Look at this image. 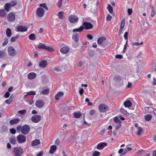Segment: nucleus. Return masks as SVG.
I'll return each instance as SVG.
<instances>
[{"label": "nucleus", "mask_w": 156, "mask_h": 156, "mask_svg": "<svg viewBox=\"0 0 156 156\" xmlns=\"http://www.w3.org/2000/svg\"><path fill=\"white\" fill-rule=\"evenodd\" d=\"M37 48L38 49H43L45 50L51 51H53L52 47H49L48 46H46L45 44L41 43H40L37 45Z\"/></svg>", "instance_id": "1"}, {"label": "nucleus", "mask_w": 156, "mask_h": 156, "mask_svg": "<svg viewBox=\"0 0 156 156\" xmlns=\"http://www.w3.org/2000/svg\"><path fill=\"white\" fill-rule=\"evenodd\" d=\"M13 152L16 156H21L23 153V149L21 147H16L14 148Z\"/></svg>", "instance_id": "2"}, {"label": "nucleus", "mask_w": 156, "mask_h": 156, "mask_svg": "<svg viewBox=\"0 0 156 156\" xmlns=\"http://www.w3.org/2000/svg\"><path fill=\"white\" fill-rule=\"evenodd\" d=\"M30 130L29 126L28 125H25L21 127V131L23 134L27 135L29 133Z\"/></svg>", "instance_id": "3"}, {"label": "nucleus", "mask_w": 156, "mask_h": 156, "mask_svg": "<svg viewBox=\"0 0 156 156\" xmlns=\"http://www.w3.org/2000/svg\"><path fill=\"white\" fill-rule=\"evenodd\" d=\"M99 111L101 112H105L108 109V107L105 104H101L98 107Z\"/></svg>", "instance_id": "4"}, {"label": "nucleus", "mask_w": 156, "mask_h": 156, "mask_svg": "<svg viewBox=\"0 0 156 156\" xmlns=\"http://www.w3.org/2000/svg\"><path fill=\"white\" fill-rule=\"evenodd\" d=\"M44 9L41 7L38 8L36 11L37 16L39 17H42L44 15Z\"/></svg>", "instance_id": "5"}, {"label": "nucleus", "mask_w": 156, "mask_h": 156, "mask_svg": "<svg viewBox=\"0 0 156 156\" xmlns=\"http://www.w3.org/2000/svg\"><path fill=\"white\" fill-rule=\"evenodd\" d=\"M41 119V116L38 115H34L31 118L32 121L34 123H37Z\"/></svg>", "instance_id": "6"}, {"label": "nucleus", "mask_w": 156, "mask_h": 156, "mask_svg": "<svg viewBox=\"0 0 156 156\" xmlns=\"http://www.w3.org/2000/svg\"><path fill=\"white\" fill-rule=\"evenodd\" d=\"M17 140L18 143H22L26 141V137L22 135H19L17 137Z\"/></svg>", "instance_id": "7"}, {"label": "nucleus", "mask_w": 156, "mask_h": 156, "mask_svg": "<svg viewBox=\"0 0 156 156\" xmlns=\"http://www.w3.org/2000/svg\"><path fill=\"white\" fill-rule=\"evenodd\" d=\"M8 51L10 56H14L16 55V52L12 47H9L8 48Z\"/></svg>", "instance_id": "8"}, {"label": "nucleus", "mask_w": 156, "mask_h": 156, "mask_svg": "<svg viewBox=\"0 0 156 156\" xmlns=\"http://www.w3.org/2000/svg\"><path fill=\"white\" fill-rule=\"evenodd\" d=\"M64 45V44H62L61 45V47H62L61 48L60 51L63 54H66L69 51V49L68 47L64 46H63Z\"/></svg>", "instance_id": "9"}, {"label": "nucleus", "mask_w": 156, "mask_h": 156, "mask_svg": "<svg viewBox=\"0 0 156 156\" xmlns=\"http://www.w3.org/2000/svg\"><path fill=\"white\" fill-rule=\"evenodd\" d=\"M84 28L86 30H89L92 29L93 27L92 24L89 22H85L83 23Z\"/></svg>", "instance_id": "10"}, {"label": "nucleus", "mask_w": 156, "mask_h": 156, "mask_svg": "<svg viewBox=\"0 0 156 156\" xmlns=\"http://www.w3.org/2000/svg\"><path fill=\"white\" fill-rule=\"evenodd\" d=\"M35 105L38 108H42L44 105V103L41 99H39L36 101Z\"/></svg>", "instance_id": "11"}, {"label": "nucleus", "mask_w": 156, "mask_h": 156, "mask_svg": "<svg viewBox=\"0 0 156 156\" xmlns=\"http://www.w3.org/2000/svg\"><path fill=\"white\" fill-rule=\"evenodd\" d=\"M78 18L77 16L75 15H72L69 17V21L71 23H75L78 21Z\"/></svg>", "instance_id": "12"}, {"label": "nucleus", "mask_w": 156, "mask_h": 156, "mask_svg": "<svg viewBox=\"0 0 156 156\" xmlns=\"http://www.w3.org/2000/svg\"><path fill=\"white\" fill-rule=\"evenodd\" d=\"M7 18L8 21L13 22L15 20V15L13 13H10L8 15Z\"/></svg>", "instance_id": "13"}, {"label": "nucleus", "mask_w": 156, "mask_h": 156, "mask_svg": "<svg viewBox=\"0 0 156 156\" xmlns=\"http://www.w3.org/2000/svg\"><path fill=\"white\" fill-rule=\"evenodd\" d=\"M27 31V28L25 26H20L17 28L16 31L20 32H24Z\"/></svg>", "instance_id": "14"}, {"label": "nucleus", "mask_w": 156, "mask_h": 156, "mask_svg": "<svg viewBox=\"0 0 156 156\" xmlns=\"http://www.w3.org/2000/svg\"><path fill=\"white\" fill-rule=\"evenodd\" d=\"M55 72L57 74H61L64 71L62 66L56 67L55 68Z\"/></svg>", "instance_id": "15"}, {"label": "nucleus", "mask_w": 156, "mask_h": 156, "mask_svg": "<svg viewBox=\"0 0 156 156\" xmlns=\"http://www.w3.org/2000/svg\"><path fill=\"white\" fill-rule=\"evenodd\" d=\"M107 145L106 143H101L98 144L97 146V149L98 150L102 149L105 146Z\"/></svg>", "instance_id": "16"}, {"label": "nucleus", "mask_w": 156, "mask_h": 156, "mask_svg": "<svg viewBox=\"0 0 156 156\" xmlns=\"http://www.w3.org/2000/svg\"><path fill=\"white\" fill-rule=\"evenodd\" d=\"M47 65V62L46 60H43L40 62L39 66L41 68H45Z\"/></svg>", "instance_id": "17"}, {"label": "nucleus", "mask_w": 156, "mask_h": 156, "mask_svg": "<svg viewBox=\"0 0 156 156\" xmlns=\"http://www.w3.org/2000/svg\"><path fill=\"white\" fill-rule=\"evenodd\" d=\"M57 149V147L54 145H52L50 147L49 153L51 154H53L55 152Z\"/></svg>", "instance_id": "18"}, {"label": "nucleus", "mask_w": 156, "mask_h": 156, "mask_svg": "<svg viewBox=\"0 0 156 156\" xmlns=\"http://www.w3.org/2000/svg\"><path fill=\"white\" fill-rule=\"evenodd\" d=\"M36 76V74L34 73H31L28 75V78L29 80L34 79Z\"/></svg>", "instance_id": "19"}, {"label": "nucleus", "mask_w": 156, "mask_h": 156, "mask_svg": "<svg viewBox=\"0 0 156 156\" xmlns=\"http://www.w3.org/2000/svg\"><path fill=\"white\" fill-rule=\"evenodd\" d=\"M72 39H73L75 42H77L79 41V36L78 34H73L72 37Z\"/></svg>", "instance_id": "20"}, {"label": "nucleus", "mask_w": 156, "mask_h": 156, "mask_svg": "<svg viewBox=\"0 0 156 156\" xmlns=\"http://www.w3.org/2000/svg\"><path fill=\"white\" fill-rule=\"evenodd\" d=\"M20 121L19 119H15L10 121L9 123L11 125H13L18 123Z\"/></svg>", "instance_id": "21"}, {"label": "nucleus", "mask_w": 156, "mask_h": 156, "mask_svg": "<svg viewBox=\"0 0 156 156\" xmlns=\"http://www.w3.org/2000/svg\"><path fill=\"white\" fill-rule=\"evenodd\" d=\"M124 105L126 107L129 108L132 106V103L129 101L128 100L124 103Z\"/></svg>", "instance_id": "22"}, {"label": "nucleus", "mask_w": 156, "mask_h": 156, "mask_svg": "<svg viewBox=\"0 0 156 156\" xmlns=\"http://www.w3.org/2000/svg\"><path fill=\"white\" fill-rule=\"evenodd\" d=\"M105 40V38L103 37H100L97 40V43L98 44H101Z\"/></svg>", "instance_id": "23"}, {"label": "nucleus", "mask_w": 156, "mask_h": 156, "mask_svg": "<svg viewBox=\"0 0 156 156\" xmlns=\"http://www.w3.org/2000/svg\"><path fill=\"white\" fill-rule=\"evenodd\" d=\"M50 92V89H46L44 90H42L41 93V94L44 95H46L48 94Z\"/></svg>", "instance_id": "24"}, {"label": "nucleus", "mask_w": 156, "mask_h": 156, "mask_svg": "<svg viewBox=\"0 0 156 156\" xmlns=\"http://www.w3.org/2000/svg\"><path fill=\"white\" fill-rule=\"evenodd\" d=\"M84 29V27L82 26H80L79 28L73 29L72 30L73 32H80L83 31Z\"/></svg>", "instance_id": "25"}, {"label": "nucleus", "mask_w": 156, "mask_h": 156, "mask_svg": "<svg viewBox=\"0 0 156 156\" xmlns=\"http://www.w3.org/2000/svg\"><path fill=\"white\" fill-rule=\"evenodd\" d=\"M63 93L62 92H58L55 96V98L56 100H58L60 97L63 95Z\"/></svg>", "instance_id": "26"}, {"label": "nucleus", "mask_w": 156, "mask_h": 156, "mask_svg": "<svg viewBox=\"0 0 156 156\" xmlns=\"http://www.w3.org/2000/svg\"><path fill=\"white\" fill-rule=\"evenodd\" d=\"M40 143V141L39 140L35 139L32 141L31 144L33 146H35L39 144Z\"/></svg>", "instance_id": "27"}, {"label": "nucleus", "mask_w": 156, "mask_h": 156, "mask_svg": "<svg viewBox=\"0 0 156 156\" xmlns=\"http://www.w3.org/2000/svg\"><path fill=\"white\" fill-rule=\"evenodd\" d=\"M125 24V19H124L122 20L121 22V24L120 25V27L119 29L123 30Z\"/></svg>", "instance_id": "28"}, {"label": "nucleus", "mask_w": 156, "mask_h": 156, "mask_svg": "<svg viewBox=\"0 0 156 156\" xmlns=\"http://www.w3.org/2000/svg\"><path fill=\"white\" fill-rule=\"evenodd\" d=\"M113 121L116 124H119L122 123V122L119 119L118 116H116L114 118Z\"/></svg>", "instance_id": "29"}, {"label": "nucleus", "mask_w": 156, "mask_h": 156, "mask_svg": "<svg viewBox=\"0 0 156 156\" xmlns=\"http://www.w3.org/2000/svg\"><path fill=\"white\" fill-rule=\"evenodd\" d=\"M9 140L10 143L12 144H15L16 142V139L14 137L10 138Z\"/></svg>", "instance_id": "30"}, {"label": "nucleus", "mask_w": 156, "mask_h": 156, "mask_svg": "<svg viewBox=\"0 0 156 156\" xmlns=\"http://www.w3.org/2000/svg\"><path fill=\"white\" fill-rule=\"evenodd\" d=\"M5 10L8 12L9 11L11 7L10 3H6L5 5Z\"/></svg>", "instance_id": "31"}, {"label": "nucleus", "mask_w": 156, "mask_h": 156, "mask_svg": "<svg viewBox=\"0 0 156 156\" xmlns=\"http://www.w3.org/2000/svg\"><path fill=\"white\" fill-rule=\"evenodd\" d=\"M6 34L7 36L10 37L11 36V31L10 29L8 28L6 30Z\"/></svg>", "instance_id": "32"}, {"label": "nucleus", "mask_w": 156, "mask_h": 156, "mask_svg": "<svg viewBox=\"0 0 156 156\" xmlns=\"http://www.w3.org/2000/svg\"><path fill=\"white\" fill-rule=\"evenodd\" d=\"M107 9L109 11V12L110 14H112L113 12V9L112 6L109 4L108 5Z\"/></svg>", "instance_id": "33"}, {"label": "nucleus", "mask_w": 156, "mask_h": 156, "mask_svg": "<svg viewBox=\"0 0 156 156\" xmlns=\"http://www.w3.org/2000/svg\"><path fill=\"white\" fill-rule=\"evenodd\" d=\"M6 14L4 9H2L0 10V16H1L2 17H5L6 16Z\"/></svg>", "instance_id": "34"}, {"label": "nucleus", "mask_w": 156, "mask_h": 156, "mask_svg": "<svg viewBox=\"0 0 156 156\" xmlns=\"http://www.w3.org/2000/svg\"><path fill=\"white\" fill-rule=\"evenodd\" d=\"M81 116V112H76L74 113V116L75 118H80Z\"/></svg>", "instance_id": "35"}, {"label": "nucleus", "mask_w": 156, "mask_h": 156, "mask_svg": "<svg viewBox=\"0 0 156 156\" xmlns=\"http://www.w3.org/2000/svg\"><path fill=\"white\" fill-rule=\"evenodd\" d=\"M120 111L122 113L125 115L127 116H129V114L123 108H121L120 109Z\"/></svg>", "instance_id": "36"}, {"label": "nucleus", "mask_w": 156, "mask_h": 156, "mask_svg": "<svg viewBox=\"0 0 156 156\" xmlns=\"http://www.w3.org/2000/svg\"><path fill=\"white\" fill-rule=\"evenodd\" d=\"M152 116L150 114H148L145 117V119L147 121H149L152 119Z\"/></svg>", "instance_id": "37"}, {"label": "nucleus", "mask_w": 156, "mask_h": 156, "mask_svg": "<svg viewBox=\"0 0 156 156\" xmlns=\"http://www.w3.org/2000/svg\"><path fill=\"white\" fill-rule=\"evenodd\" d=\"M151 16L152 17H153L155 15V12L154 10L153 6H151Z\"/></svg>", "instance_id": "38"}, {"label": "nucleus", "mask_w": 156, "mask_h": 156, "mask_svg": "<svg viewBox=\"0 0 156 156\" xmlns=\"http://www.w3.org/2000/svg\"><path fill=\"white\" fill-rule=\"evenodd\" d=\"M29 37L30 39L34 40L35 39L36 37L35 35L34 34H32L29 36Z\"/></svg>", "instance_id": "39"}, {"label": "nucleus", "mask_w": 156, "mask_h": 156, "mask_svg": "<svg viewBox=\"0 0 156 156\" xmlns=\"http://www.w3.org/2000/svg\"><path fill=\"white\" fill-rule=\"evenodd\" d=\"M12 97L11 96L10 97V98H9V99H8L6 100L5 101V102L7 104H10L12 102Z\"/></svg>", "instance_id": "40"}, {"label": "nucleus", "mask_w": 156, "mask_h": 156, "mask_svg": "<svg viewBox=\"0 0 156 156\" xmlns=\"http://www.w3.org/2000/svg\"><path fill=\"white\" fill-rule=\"evenodd\" d=\"M26 112V111L25 110H20L18 111V113L22 115H25Z\"/></svg>", "instance_id": "41"}, {"label": "nucleus", "mask_w": 156, "mask_h": 156, "mask_svg": "<svg viewBox=\"0 0 156 156\" xmlns=\"http://www.w3.org/2000/svg\"><path fill=\"white\" fill-rule=\"evenodd\" d=\"M138 130L137 132V134L138 135H141V133L142 132L143 129L140 127H138Z\"/></svg>", "instance_id": "42"}, {"label": "nucleus", "mask_w": 156, "mask_h": 156, "mask_svg": "<svg viewBox=\"0 0 156 156\" xmlns=\"http://www.w3.org/2000/svg\"><path fill=\"white\" fill-rule=\"evenodd\" d=\"M100 154V152L95 151H94L92 154L93 156H98Z\"/></svg>", "instance_id": "43"}, {"label": "nucleus", "mask_w": 156, "mask_h": 156, "mask_svg": "<svg viewBox=\"0 0 156 156\" xmlns=\"http://www.w3.org/2000/svg\"><path fill=\"white\" fill-rule=\"evenodd\" d=\"M143 44V42L141 41L140 43H138L137 42H133L132 43V44L136 46H138L139 45Z\"/></svg>", "instance_id": "44"}, {"label": "nucleus", "mask_w": 156, "mask_h": 156, "mask_svg": "<svg viewBox=\"0 0 156 156\" xmlns=\"http://www.w3.org/2000/svg\"><path fill=\"white\" fill-rule=\"evenodd\" d=\"M5 55V53L2 51H0V58H2Z\"/></svg>", "instance_id": "45"}, {"label": "nucleus", "mask_w": 156, "mask_h": 156, "mask_svg": "<svg viewBox=\"0 0 156 156\" xmlns=\"http://www.w3.org/2000/svg\"><path fill=\"white\" fill-rule=\"evenodd\" d=\"M8 40L7 38H5L4 40V42L2 43V45L4 46L7 45L8 43Z\"/></svg>", "instance_id": "46"}, {"label": "nucleus", "mask_w": 156, "mask_h": 156, "mask_svg": "<svg viewBox=\"0 0 156 156\" xmlns=\"http://www.w3.org/2000/svg\"><path fill=\"white\" fill-rule=\"evenodd\" d=\"M39 6L41 7H43L46 10H48V8L47 7L45 3L41 4H40Z\"/></svg>", "instance_id": "47"}, {"label": "nucleus", "mask_w": 156, "mask_h": 156, "mask_svg": "<svg viewBox=\"0 0 156 156\" xmlns=\"http://www.w3.org/2000/svg\"><path fill=\"white\" fill-rule=\"evenodd\" d=\"M27 93L29 95H36L35 92L33 91H30L29 92H28Z\"/></svg>", "instance_id": "48"}, {"label": "nucleus", "mask_w": 156, "mask_h": 156, "mask_svg": "<svg viewBox=\"0 0 156 156\" xmlns=\"http://www.w3.org/2000/svg\"><path fill=\"white\" fill-rule=\"evenodd\" d=\"M128 32H126L124 35V38L126 41L128 40Z\"/></svg>", "instance_id": "49"}, {"label": "nucleus", "mask_w": 156, "mask_h": 156, "mask_svg": "<svg viewBox=\"0 0 156 156\" xmlns=\"http://www.w3.org/2000/svg\"><path fill=\"white\" fill-rule=\"evenodd\" d=\"M18 36L17 35L16 37H12L11 39V41L12 42H14L16 39H17L18 37Z\"/></svg>", "instance_id": "50"}, {"label": "nucleus", "mask_w": 156, "mask_h": 156, "mask_svg": "<svg viewBox=\"0 0 156 156\" xmlns=\"http://www.w3.org/2000/svg\"><path fill=\"white\" fill-rule=\"evenodd\" d=\"M115 57L116 58L119 59H121L123 58L122 55H116Z\"/></svg>", "instance_id": "51"}, {"label": "nucleus", "mask_w": 156, "mask_h": 156, "mask_svg": "<svg viewBox=\"0 0 156 156\" xmlns=\"http://www.w3.org/2000/svg\"><path fill=\"white\" fill-rule=\"evenodd\" d=\"M62 13L63 12H60L58 13V16H59V18L61 19H62L63 18L62 15Z\"/></svg>", "instance_id": "52"}, {"label": "nucleus", "mask_w": 156, "mask_h": 156, "mask_svg": "<svg viewBox=\"0 0 156 156\" xmlns=\"http://www.w3.org/2000/svg\"><path fill=\"white\" fill-rule=\"evenodd\" d=\"M9 3H10L11 7L14 6H15V5H16V4H17V3H16V2H15L14 1L12 2H11Z\"/></svg>", "instance_id": "53"}, {"label": "nucleus", "mask_w": 156, "mask_h": 156, "mask_svg": "<svg viewBox=\"0 0 156 156\" xmlns=\"http://www.w3.org/2000/svg\"><path fill=\"white\" fill-rule=\"evenodd\" d=\"M112 18V16H111L110 15L108 14L106 18V20L107 21H110L111 20Z\"/></svg>", "instance_id": "54"}, {"label": "nucleus", "mask_w": 156, "mask_h": 156, "mask_svg": "<svg viewBox=\"0 0 156 156\" xmlns=\"http://www.w3.org/2000/svg\"><path fill=\"white\" fill-rule=\"evenodd\" d=\"M62 0H59L57 3L58 5L59 8H60L62 5Z\"/></svg>", "instance_id": "55"}, {"label": "nucleus", "mask_w": 156, "mask_h": 156, "mask_svg": "<svg viewBox=\"0 0 156 156\" xmlns=\"http://www.w3.org/2000/svg\"><path fill=\"white\" fill-rule=\"evenodd\" d=\"M133 12V10L132 9H128L127 10V12L129 16L131 15Z\"/></svg>", "instance_id": "56"}, {"label": "nucleus", "mask_w": 156, "mask_h": 156, "mask_svg": "<svg viewBox=\"0 0 156 156\" xmlns=\"http://www.w3.org/2000/svg\"><path fill=\"white\" fill-rule=\"evenodd\" d=\"M117 125L115 126V129L116 130L118 129L122 126L121 123L117 124Z\"/></svg>", "instance_id": "57"}, {"label": "nucleus", "mask_w": 156, "mask_h": 156, "mask_svg": "<svg viewBox=\"0 0 156 156\" xmlns=\"http://www.w3.org/2000/svg\"><path fill=\"white\" fill-rule=\"evenodd\" d=\"M128 42V40L126 41V43L125 44V45L124 46L123 50V52L124 53L125 52V50H126V48L127 45V44Z\"/></svg>", "instance_id": "58"}, {"label": "nucleus", "mask_w": 156, "mask_h": 156, "mask_svg": "<svg viewBox=\"0 0 156 156\" xmlns=\"http://www.w3.org/2000/svg\"><path fill=\"white\" fill-rule=\"evenodd\" d=\"M10 132L12 134H15L16 133V131L14 129L12 128L10 129Z\"/></svg>", "instance_id": "59"}, {"label": "nucleus", "mask_w": 156, "mask_h": 156, "mask_svg": "<svg viewBox=\"0 0 156 156\" xmlns=\"http://www.w3.org/2000/svg\"><path fill=\"white\" fill-rule=\"evenodd\" d=\"M144 151V150H143V149H140L137 152L136 154L137 155H140Z\"/></svg>", "instance_id": "60"}, {"label": "nucleus", "mask_w": 156, "mask_h": 156, "mask_svg": "<svg viewBox=\"0 0 156 156\" xmlns=\"http://www.w3.org/2000/svg\"><path fill=\"white\" fill-rule=\"evenodd\" d=\"M10 94L9 92H7L4 95V97L5 98H8L9 97Z\"/></svg>", "instance_id": "61"}, {"label": "nucleus", "mask_w": 156, "mask_h": 156, "mask_svg": "<svg viewBox=\"0 0 156 156\" xmlns=\"http://www.w3.org/2000/svg\"><path fill=\"white\" fill-rule=\"evenodd\" d=\"M123 152V149L121 148L118 151V153L120 154V156H122L123 155H122V152Z\"/></svg>", "instance_id": "62"}, {"label": "nucleus", "mask_w": 156, "mask_h": 156, "mask_svg": "<svg viewBox=\"0 0 156 156\" xmlns=\"http://www.w3.org/2000/svg\"><path fill=\"white\" fill-rule=\"evenodd\" d=\"M87 38L90 40H92L93 38V37L92 35L90 34L87 35Z\"/></svg>", "instance_id": "63"}, {"label": "nucleus", "mask_w": 156, "mask_h": 156, "mask_svg": "<svg viewBox=\"0 0 156 156\" xmlns=\"http://www.w3.org/2000/svg\"><path fill=\"white\" fill-rule=\"evenodd\" d=\"M152 84L153 85H156V79L154 77L153 78V81L152 82Z\"/></svg>", "instance_id": "64"}]
</instances>
